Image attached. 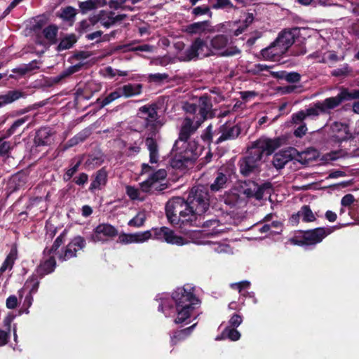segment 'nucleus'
Instances as JSON below:
<instances>
[{
    "label": "nucleus",
    "instance_id": "nucleus-54",
    "mask_svg": "<svg viewBox=\"0 0 359 359\" xmlns=\"http://www.w3.org/2000/svg\"><path fill=\"white\" fill-rule=\"evenodd\" d=\"M156 184L149 177L147 180L140 184L141 189L145 193L151 192L152 189H156Z\"/></svg>",
    "mask_w": 359,
    "mask_h": 359
},
{
    "label": "nucleus",
    "instance_id": "nucleus-55",
    "mask_svg": "<svg viewBox=\"0 0 359 359\" xmlns=\"http://www.w3.org/2000/svg\"><path fill=\"white\" fill-rule=\"evenodd\" d=\"M76 14L75 8L72 6H67L62 10L61 17L67 20H72Z\"/></svg>",
    "mask_w": 359,
    "mask_h": 359
},
{
    "label": "nucleus",
    "instance_id": "nucleus-48",
    "mask_svg": "<svg viewBox=\"0 0 359 359\" xmlns=\"http://www.w3.org/2000/svg\"><path fill=\"white\" fill-rule=\"evenodd\" d=\"M222 335L226 337L231 341H237L241 337V333L236 327H227L222 332Z\"/></svg>",
    "mask_w": 359,
    "mask_h": 359
},
{
    "label": "nucleus",
    "instance_id": "nucleus-8",
    "mask_svg": "<svg viewBox=\"0 0 359 359\" xmlns=\"http://www.w3.org/2000/svg\"><path fill=\"white\" fill-rule=\"evenodd\" d=\"M86 245L84 237L76 236L65 246L62 248L60 252L57 254V259L62 262L76 258L80 254V251H84Z\"/></svg>",
    "mask_w": 359,
    "mask_h": 359
},
{
    "label": "nucleus",
    "instance_id": "nucleus-50",
    "mask_svg": "<svg viewBox=\"0 0 359 359\" xmlns=\"http://www.w3.org/2000/svg\"><path fill=\"white\" fill-rule=\"evenodd\" d=\"M81 164V161H78L74 165H73L70 168L67 169L65 173L63 175V180L65 182L69 181L74 174L79 170V168Z\"/></svg>",
    "mask_w": 359,
    "mask_h": 359
},
{
    "label": "nucleus",
    "instance_id": "nucleus-47",
    "mask_svg": "<svg viewBox=\"0 0 359 359\" xmlns=\"http://www.w3.org/2000/svg\"><path fill=\"white\" fill-rule=\"evenodd\" d=\"M99 0H87L79 3V8L83 13L94 10L99 4Z\"/></svg>",
    "mask_w": 359,
    "mask_h": 359
},
{
    "label": "nucleus",
    "instance_id": "nucleus-64",
    "mask_svg": "<svg viewBox=\"0 0 359 359\" xmlns=\"http://www.w3.org/2000/svg\"><path fill=\"white\" fill-rule=\"evenodd\" d=\"M271 187L270 183H264L262 186L257 187L256 191L255 192L253 196L257 199L261 200L263 198L264 190L266 188H269Z\"/></svg>",
    "mask_w": 359,
    "mask_h": 359
},
{
    "label": "nucleus",
    "instance_id": "nucleus-44",
    "mask_svg": "<svg viewBox=\"0 0 359 359\" xmlns=\"http://www.w3.org/2000/svg\"><path fill=\"white\" fill-rule=\"evenodd\" d=\"M111 13L110 11H100L98 13V20L106 28L110 27L114 25V21L111 20Z\"/></svg>",
    "mask_w": 359,
    "mask_h": 359
},
{
    "label": "nucleus",
    "instance_id": "nucleus-6",
    "mask_svg": "<svg viewBox=\"0 0 359 359\" xmlns=\"http://www.w3.org/2000/svg\"><path fill=\"white\" fill-rule=\"evenodd\" d=\"M355 98H359V90L349 91L346 88H341L337 96L330 97L323 102H318V107L320 109V113L327 114L330 110L339 107L342 102Z\"/></svg>",
    "mask_w": 359,
    "mask_h": 359
},
{
    "label": "nucleus",
    "instance_id": "nucleus-16",
    "mask_svg": "<svg viewBox=\"0 0 359 359\" xmlns=\"http://www.w3.org/2000/svg\"><path fill=\"white\" fill-rule=\"evenodd\" d=\"M158 106L156 103L151 104H146L139 108V111L142 114L147 115L146 117L140 116L144 120V126L154 127V125H160L162 123L159 120V116L158 114Z\"/></svg>",
    "mask_w": 359,
    "mask_h": 359
},
{
    "label": "nucleus",
    "instance_id": "nucleus-21",
    "mask_svg": "<svg viewBox=\"0 0 359 359\" xmlns=\"http://www.w3.org/2000/svg\"><path fill=\"white\" fill-rule=\"evenodd\" d=\"M44 256L48 257L44 260H41L39 265L35 270V274L39 276V279H41L45 276L53 273L57 266L55 258L53 255Z\"/></svg>",
    "mask_w": 359,
    "mask_h": 359
},
{
    "label": "nucleus",
    "instance_id": "nucleus-43",
    "mask_svg": "<svg viewBox=\"0 0 359 359\" xmlns=\"http://www.w3.org/2000/svg\"><path fill=\"white\" fill-rule=\"evenodd\" d=\"M77 41L75 34H69L63 38L57 47V51H62L71 48L73 45Z\"/></svg>",
    "mask_w": 359,
    "mask_h": 359
},
{
    "label": "nucleus",
    "instance_id": "nucleus-28",
    "mask_svg": "<svg viewBox=\"0 0 359 359\" xmlns=\"http://www.w3.org/2000/svg\"><path fill=\"white\" fill-rule=\"evenodd\" d=\"M67 235V230L64 229L62 232L55 238L50 248L46 247L43 251V255H50L55 254L57 256L59 248L65 243V238Z\"/></svg>",
    "mask_w": 359,
    "mask_h": 359
},
{
    "label": "nucleus",
    "instance_id": "nucleus-62",
    "mask_svg": "<svg viewBox=\"0 0 359 359\" xmlns=\"http://www.w3.org/2000/svg\"><path fill=\"white\" fill-rule=\"evenodd\" d=\"M85 63L83 62H79L78 64H76L74 65L69 67L67 69H65L66 74H67L68 77L71 75H72L74 73H76L82 69V68L84 67Z\"/></svg>",
    "mask_w": 359,
    "mask_h": 359
},
{
    "label": "nucleus",
    "instance_id": "nucleus-14",
    "mask_svg": "<svg viewBox=\"0 0 359 359\" xmlns=\"http://www.w3.org/2000/svg\"><path fill=\"white\" fill-rule=\"evenodd\" d=\"M299 29L294 27L290 29H284L279 34L277 39L273 41V44L280 49V52L285 53L288 48L299 38Z\"/></svg>",
    "mask_w": 359,
    "mask_h": 359
},
{
    "label": "nucleus",
    "instance_id": "nucleus-37",
    "mask_svg": "<svg viewBox=\"0 0 359 359\" xmlns=\"http://www.w3.org/2000/svg\"><path fill=\"white\" fill-rule=\"evenodd\" d=\"M121 97V93L118 88H116L115 90L110 93L107 96L104 98L99 97L96 100V103L100 104V108L102 109L105 106L108 105L113 101Z\"/></svg>",
    "mask_w": 359,
    "mask_h": 359
},
{
    "label": "nucleus",
    "instance_id": "nucleus-41",
    "mask_svg": "<svg viewBox=\"0 0 359 359\" xmlns=\"http://www.w3.org/2000/svg\"><path fill=\"white\" fill-rule=\"evenodd\" d=\"M39 278L36 274H32L29 276L25 283V287L29 289V294L34 295L38 292L40 281L38 279Z\"/></svg>",
    "mask_w": 359,
    "mask_h": 359
},
{
    "label": "nucleus",
    "instance_id": "nucleus-39",
    "mask_svg": "<svg viewBox=\"0 0 359 359\" xmlns=\"http://www.w3.org/2000/svg\"><path fill=\"white\" fill-rule=\"evenodd\" d=\"M211 8V6L203 4L193 8L191 13L195 18L202 15H207L209 18H212L213 13L212 12Z\"/></svg>",
    "mask_w": 359,
    "mask_h": 359
},
{
    "label": "nucleus",
    "instance_id": "nucleus-49",
    "mask_svg": "<svg viewBox=\"0 0 359 359\" xmlns=\"http://www.w3.org/2000/svg\"><path fill=\"white\" fill-rule=\"evenodd\" d=\"M104 162V158L102 155H94L90 154L86 161L87 166L95 167L100 165Z\"/></svg>",
    "mask_w": 359,
    "mask_h": 359
},
{
    "label": "nucleus",
    "instance_id": "nucleus-60",
    "mask_svg": "<svg viewBox=\"0 0 359 359\" xmlns=\"http://www.w3.org/2000/svg\"><path fill=\"white\" fill-rule=\"evenodd\" d=\"M250 286V283L248 280H243L231 285L232 289L237 290L240 293H241L243 290L248 289Z\"/></svg>",
    "mask_w": 359,
    "mask_h": 359
},
{
    "label": "nucleus",
    "instance_id": "nucleus-52",
    "mask_svg": "<svg viewBox=\"0 0 359 359\" xmlns=\"http://www.w3.org/2000/svg\"><path fill=\"white\" fill-rule=\"evenodd\" d=\"M33 296L31 295V294H26L25 297V299L23 301V303L22 304V306L20 309V313H27L28 314L29 313V307L32 306V303H33Z\"/></svg>",
    "mask_w": 359,
    "mask_h": 359
},
{
    "label": "nucleus",
    "instance_id": "nucleus-32",
    "mask_svg": "<svg viewBox=\"0 0 359 359\" xmlns=\"http://www.w3.org/2000/svg\"><path fill=\"white\" fill-rule=\"evenodd\" d=\"M145 144L149 151V162L156 163L158 161V145L154 137H147L145 139Z\"/></svg>",
    "mask_w": 359,
    "mask_h": 359
},
{
    "label": "nucleus",
    "instance_id": "nucleus-31",
    "mask_svg": "<svg viewBox=\"0 0 359 359\" xmlns=\"http://www.w3.org/2000/svg\"><path fill=\"white\" fill-rule=\"evenodd\" d=\"M191 224V229L194 227L210 228L211 226H217L218 220L216 219H206V216L203 215H194Z\"/></svg>",
    "mask_w": 359,
    "mask_h": 359
},
{
    "label": "nucleus",
    "instance_id": "nucleus-17",
    "mask_svg": "<svg viewBox=\"0 0 359 359\" xmlns=\"http://www.w3.org/2000/svg\"><path fill=\"white\" fill-rule=\"evenodd\" d=\"M55 134V131L50 127H41L35 133L34 146L40 147L51 145L54 142Z\"/></svg>",
    "mask_w": 359,
    "mask_h": 359
},
{
    "label": "nucleus",
    "instance_id": "nucleus-35",
    "mask_svg": "<svg viewBox=\"0 0 359 359\" xmlns=\"http://www.w3.org/2000/svg\"><path fill=\"white\" fill-rule=\"evenodd\" d=\"M331 76L337 78L344 79L348 76H353V69L347 63H344L339 67L333 69L330 72Z\"/></svg>",
    "mask_w": 359,
    "mask_h": 359
},
{
    "label": "nucleus",
    "instance_id": "nucleus-4",
    "mask_svg": "<svg viewBox=\"0 0 359 359\" xmlns=\"http://www.w3.org/2000/svg\"><path fill=\"white\" fill-rule=\"evenodd\" d=\"M187 204L190 207V210H193L195 215H203L210 207L209 192L204 186H196L191 189L186 199Z\"/></svg>",
    "mask_w": 359,
    "mask_h": 359
},
{
    "label": "nucleus",
    "instance_id": "nucleus-63",
    "mask_svg": "<svg viewBox=\"0 0 359 359\" xmlns=\"http://www.w3.org/2000/svg\"><path fill=\"white\" fill-rule=\"evenodd\" d=\"M126 194L131 200H137L140 196V191L137 189L132 186L126 187Z\"/></svg>",
    "mask_w": 359,
    "mask_h": 359
},
{
    "label": "nucleus",
    "instance_id": "nucleus-61",
    "mask_svg": "<svg viewBox=\"0 0 359 359\" xmlns=\"http://www.w3.org/2000/svg\"><path fill=\"white\" fill-rule=\"evenodd\" d=\"M242 322V316L237 313H233L229 320V327H238L241 324Z\"/></svg>",
    "mask_w": 359,
    "mask_h": 359
},
{
    "label": "nucleus",
    "instance_id": "nucleus-59",
    "mask_svg": "<svg viewBox=\"0 0 359 359\" xmlns=\"http://www.w3.org/2000/svg\"><path fill=\"white\" fill-rule=\"evenodd\" d=\"M72 181L76 185L83 186L88 181V175L85 172H81L78 176L74 177Z\"/></svg>",
    "mask_w": 359,
    "mask_h": 359
},
{
    "label": "nucleus",
    "instance_id": "nucleus-5",
    "mask_svg": "<svg viewBox=\"0 0 359 359\" xmlns=\"http://www.w3.org/2000/svg\"><path fill=\"white\" fill-rule=\"evenodd\" d=\"M337 226L318 227L313 229L304 231L302 236L292 239V242L297 245H311L320 243L326 236L331 234Z\"/></svg>",
    "mask_w": 359,
    "mask_h": 359
},
{
    "label": "nucleus",
    "instance_id": "nucleus-40",
    "mask_svg": "<svg viewBox=\"0 0 359 359\" xmlns=\"http://www.w3.org/2000/svg\"><path fill=\"white\" fill-rule=\"evenodd\" d=\"M280 54H283V53L273 44V42L269 47L262 49L261 51L263 58L268 60H273Z\"/></svg>",
    "mask_w": 359,
    "mask_h": 359
},
{
    "label": "nucleus",
    "instance_id": "nucleus-11",
    "mask_svg": "<svg viewBox=\"0 0 359 359\" xmlns=\"http://www.w3.org/2000/svg\"><path fill=\"white\" fill-rule=\"evenodd\" d=\"M118 234V229L109 223H101L93 229L89 240L95 243H107Z\"/></svg>",
    "mask_w": 359,
    "mask_h": 359
},
{
    "label": "nucleus",
    "instance_id": "nucleus-15",
    "mask_svg": "<svg viewBox=\"0 0 359 359\" xmlns=\"http://www.w3.org/2000/svg\"><path fill=\"white\" fill-rule=\"evenodd\" d=\"M332 135L330 137L332 142L340 144L349 140H353L354 136L350 132L349 126L341 122L334 121L330 126Z\"/></svg>",
    "mask_w": 359,
    "mask_h": 359
},
{
    "label": "nucleus",
    "instance_id": "nucleus-1",
    "mask_svg": "<svg viewBox=\"0 0 359 359\" xmlns=\"http://www.w3.org/2000/svg\"><path fill=\"white\" fill-rule=\"evenodd\" d=\"M174 302L170 304L168 300H162L158 307L159 311L165 316H175V324H188L194 311L199 306L200 300L194 292V288L186 289L184 287H177L171 295Z\"/></svg>",
    "mask_w": 359,
    "mask_h": 359
},
{
    "label": "nucleus",
    "instance_id": "nucleus-33",
    "mask_svg": "<svg viewBox=\"0 0 359 359\" xmlns=\"http://www.w3.org/2000/svg\"><path fill=\"white\" fill-rule=\"evenodd\" d=\"M27 177L22 172H18L11 177L9 180V187L13 191H17L23 187L27 183Z\"/></svg>",
    "mask_w": 359,
    "mask_h": 359
},
{
    "label": "nucleus",
    "instance_id": "nucleus-9",
    "mask_svg": "<svg viewBox=\"0 0 359 359\" xmlns=\"http://www.w3.org/2000/svg\"><path fill=\"white\" fill-rule=\"evenodd\" d=\"M231 42V37L223 34L214 36L210 41V49L218 52V55L224 57L233 56L241 53L236 46L227 48Z\"/></svg>",
    "mask_w": 359,
    "mask_h": 359
},
{
    "label": "nucleus",
    "instance_id": "nucleus-19",
    "mask_svg": "<svg viewBox=\"0 0 359 359\" xmlns=\"http://www.w3.org/2000/svg\"><path fill=\"white\" fill-rule=\"evenodd\" d=\"M196 130V127L193 125V121L189 118H186L183 123L178 139L175 141L172 150L178 149V145L180 142L188 141L191 135L194 133Z\"/></svg>",
    "mask_w": 359,
    "mask_h": 359
},
{
    "label": "nucleus",
    "instance_id": "nucleus-45",
    "mask_svg": "<svg viewBox=\"0 0 359 359\" xmlns=\"http://www.w3.org/2000/svg\"><path fill=\"white\" fill-rule=\"evenodd\" d=\"M300 215L302 217V220L304 222H314L316 218L314 216L311 209L307 205H304L299 210Z\"/></svg>",
    "mask_w": 359,
    "mask_h": 359
},
{
    "label": "nucleus",
    "instance_id": "nucleus-30",
    "mask_svg": "<svg viewBox=\"0 0 359 359\" xmlns=\"http://www.w3.org/2000/svg\"><path fill=\"white\" fill-rule=\"evenodd\" d=\"M270 74L275 79H284L288 83H298L301 80V74L296 72L286 71L271 72Z\"/></svg>",
    "mask_w": 359,
    "mask_h": 359
},
{
    "label": "nucleus",
    "instance_id": "nucleus-7",
    "mask_svg": "<svg viewBox=\"0 0 359 359\" xmlns=\"http://www.w3.org/2000/svg\"><path fill=\"white\" fill-rule=\"evenodd\" d=\"M212 50L208 47L207 41L201 37H197L193 40L190 46L184 52V56H182L180 60L189 62L196 60L199 56L203 57L213 55Z\"/></svg>",
    "mask_w": 359,
    "mask_h": 359
},
{
    "label": "nucleus",
    "instance_id": "nucleus-38",
    "mask_svg": "<svg viewBox=\"0 0 359 359\" xmlns=\"http://www.w3.org/2000/svg\"><path fill=\"white\" fill-rule=\"evenodd\" d=\"M286 52L293 56L303 55L306 53V48L304 42L299 41L298 38Z\"/></svg>",
    "mask_w": 359,
    "mask_h": 359
},
{
    "label": "nucleus",
    "instance_id": "nucleus-2",
    "mask_svg": "<svg viewBox=\"0 0 359 359\" xmlns=\"http://www.w3.org/2000/svg\"><path fill=\"white\" fill-rule=\"evenodd\" d=\"M189 208L186 199L180 196L172 198L165 204V215L168 222L184 234L196 231L191 229L194 214Z\"/></svg>",
    "mask_w": 359,
    "mask_h": 359
},
{
    "label": "nucleus",
    "instance_id": "nucleus-58",
    "mask_svg": "<svg viewBox=\"0 0 359 359\" xmlns=\"http://www.w3.org/2000/svg\"><path fill=\"white\" fill-rule=\"evenodd\" d=\"M168 79V74L163 73H156V74H151L149 76V79L150 81L156 82V83H161L164 80H166Z\"/></svg>",
    "mask_w": 359,
    "mask_h": 359
},
{
    "label": "nucleus",
    "instance_id": "nucleus-10",
    "mask_svg": "<svg viewBox=\"0 0 359 359\" xmlns=\"http://www.w3.org/2000/svg\"><path fill=\"white\" fill-rule=\"evenodd\" d=\"M262 161L260 153L251 147L248 155L241 158L238 161L241 174L244 177H248L252 173L259 172V163Z\"/></svg>",
    "mask_w": 359,
    "mask_h": 359
},
{
    "label": "nucleus",
    "instance_id": "nucleus-36",
    "mask_svg": "<svg viewBox=\"0 0 359 359\" xmlns=\"http://www.w3.org/2000/svg\"><path fill=\"white\" fill-rule=\"evenodd\" d=\"M28 120L29 116H26L15 121L7 130L2 133L1 136L0 137V142L3 140L8 138L12 135H13L16 132L17 129L22 126L25 123H26Z\"/></svg>",
    "mask_w": 359,
    "mask_h": 359
},
{
    "label": "nucleus",
    "instance_id": "nucleus-18",
    "mask_svg": "<svg viewBox=\"0 0 359 359\" xmlns=\"http://www.w3.org/2000/svg\"><path fill=\"white\" fill-rule=\"evenodd\" d=\"M197 105L201 121H204L208 118H213L212 99L210 95L204 94L201 96Z\"/></svg>",
    "mask_w": 359,
    "mask_h": 359
},
{
    "label": "nucleus",
    "instance_id": "nucleus-3",
    "mask_svg": "<svg viewBox=\"0 0 359 359\" xmlns=\"http://www.w3.org/2000/svg\"><path fill=\"white\" fill-rule=\"evenodd\" d=\"M242 128L238 124H233L228 121L219 126V127L212 131V125L208 126L201 135L204 142L210 144H219L223 142L236 140L241 134Z\"/></svg>",
    "mask_w": 359,
    "mask_h": 359
},
{
    "label": "nucleus",
    "instance_id": "nucleus-26",
    "mask_svg": "<svg viewBox=\"0 0 359 359\" xmlns=\"http://www.w3.org/2000/svg\"><path fill=\"white\" fill-rule=\"evenodd\" d=\"M176 154L172 156L170 161V165L174 169L185 170L188 168L189 164H192L190 160H187L186 156L183 154L180 151L177 149L175 150Z\"/></svg>",
    "mask_w": 359,
    "mask_h": 359
},
{
    "label": "nucleus",
    "instance_id": "nucleus-23",
    "mask_svg": "<svg viewBox=\"0 0 359 359\" xmlns=\"http://www.w3.org/2000/svg\"><path fill=\"white\" fill-rule=\"evenodd\" d=\"M182 143V146H178V150L183 153L184 156H186L185 158H187V160H190L194 163L197 159L198 156V143L194 140L186 141Z\"/></svg>",
    "mask_w": 359,
    "mask_h": 359
},
{
    "label": "nucleus",
    "instance_id": "nucleus-53",
    "mask_svg": "<svg viewBox=\"0 0 359 359\" xmlns=\"http://www.w3.org/2000/svg\"><path fill=\"white\" fill-rule=\"evenodd\" d=\"M1 96L3 97V102H4V104H7L18 100L20 96V93L18 91H10L6 95Z\"/></svg>",
    "mask_w": 359,
    "mask_h": 359
},
{
    "label": "nucleus",
    "instance_id": "nucleus-25",
    "mask_svg": "<svg viewBox=\"0 0 359 359\" xmlns=\"http://www.w3.org/2000/svg\"><path fill=\"white\" fill-rule=\"evenodd\" d=\"M293 158L292 154L290 150L280 151L273 157V165L277 170H280Z\"/></svg>",
    "mask_w": 359,
    "mask_h": 359
},
{
    "label": "nucleus",
    "instance_id": "nucleus-22",
    "mask_svg": "<svg viewBox=\"0 0 359 359\" xmlns=\"http://www.w3.org/2000/svg\"><path fill=\"white\" fill-rule=\"evenodd\" d=\"M151 237L152 233L150 230L135 233H122L119 236V240L120 243L128 244L132 243H142L151 238Z\"/></svg>",
    "mask_w": 359,
    "mask_h": 359
},
{
    "label": "nucleus",
    "instance_id": "nucleus-12",
    "mask_svg": "<svg viewBox=\"0 0 359 359\" xmlns=\"http://www.w3.org/2000/svg\"><path fill=\"white\" fill-rule=\"evenodd\" d=\"M151 231L152 233L151 238L168 244L181 246L187 243L184 238L177 235L173 230L166 226L152 228Z\"/></svg>",
    "mask_w": 359,
    "mask_h": 359
},
{
    "label": "nucleus",
    "instance_id": "nucleus-51",
    "mask_svg": "<svg viewBox=\"0 0 359 359\" xmlns=\"http://www.w3.org/2000/svg\"><path fill=\"white\" fill-rule=\"evenodd\" d=\"M145 219L144 214L139 212L128 222V224L130 226L140 227L143 226Z\"/></svg>",
    "mask_w": 359,
    "mask_h": 359
},
{
    "label": "nucleus",
    "instance_id": "nucleus-56",
    "mask_svg": "<svg viewBox=\"0 0 359 359\" xmlns=\"http://www.w3.org/2000/svg\"><path fill=\"white\" fill-rule=\"evenodd\" d=\"M13 149L11 142L4 141L0 144V156H8L11 150Z\"/></svg>",
    "mask_w": 359,
    "mask_h": 359
},
{
    "label": "nucleus",
    "instance_id": "nucleus-46",
    "mask_svg": "<svg viewBox=\"0 0 359 359\" xmlns=\"http://www.w3.org/2000/svg\"><path fill=\"white\" fill-rule=\"evenodd\" d=\"M216 1L211 5L212 9H233L236 10L237 8L234 6L231 0H215Z\"/></svg>",
    "mask_w": 359,
    "mask_h": 359
},
{
    "label": "nucleus",
    "instance_id": "nucleus-13",
    "mask_svg": "<svg viewBox=\"0 0 359 359\" xmlns=\"http://www.w3.org/2000/svg\"><path fill=\"white\" fill-rule=\"evenodd\" d=\"M282 142L283 139L280 137L260 138L252 143V147L256 152L260 153V157L262 158L264 153L266 156L271 155L276 149L281 146Z\"/></svg>",
    "mask_w": 359,
    "mask_h": 359
},
{
    "label": "nucleus",
    "instance_id": "nucleus-27",
    "mask_svg": "<svg viewBox=\"0 0 359 359\" xmlns=\"http://www.w3.org/2000/svg\"><path fill=\"white\" fill-rule=\"evenodd\" d=\"M143 86L141 83H128L118 87L121 97L128 98L139 95L142 92Z\"/></svg>",
    "mask_w": 359,
    "mask_h": 359
},
{
    "label": "nucleus",
    "instance_id": "nucleus-29",
    "mask_svg": "<svg viewBox=\"0 0 359 359\" xmlns=\"http://www.w3.org/2000/svg\"><path fill=\"white\" fill-rule=\"evenodd\" d=\"M197 323L182 330H177L173 332L171 336L170 343L172 346L176 345L178 342L186 339L191 335Z\"/></svg>",
    "mask_w": 359,
    "mask_h": 359
},
{
    "label": "nucleus",
    "instance_id": "nucleus-34",
    "mask_svg": "<svg viewBox=\"0 0 359 359\" xmlns=\"http://www.w3.org/2000/svg\"><path fill=\"white\" fill-rule=\"evenodd\" d=\"M228 180L229 178L226 175L224 174L222 172L218 171L213 183L210 186V190L213 192H217L225 189Z\"/></svg>",
    "mask_w": 359,
    "mask_h": 359
},
{
    "label": "nucleus",
    "instance_id": "nucleus-20",
    "mask_svg": "<svg viewBox=\"0 0 359 359\" xmlns=\"http://www.w3.org/2000/svg\"><path fill=\"white\" fill-rule=\"evenodd\" d=\"M108 181V172L105 168L98 170L92 175V182L88 188L90 193H95L96 190H101L104 187Z\"/></svg>",
    "mask_w": 359,
    "mask_h": 359
},
{
    "label": "nucleus",
    "instance_id": "nucleus-24",
    "mask_svg": "<svg viewBox=\"0 0 359 359\" xmlns=\"http://www.w3.org/2000/svg\"><path fill=\"white\" fill-rule=\"evenodd\" d=\"M211 22L210 20H203L193 22L187 25L184 31L190 35L201 34L207 32H211Z\"/></svg>",
    "mask_w": 359,
    "mask_h": 359
},
{
    "label": "nucleus",
    "instance_id": "nucleus-42",
    "mask_svg": "<svg viewBox=\"0 0 359 359\" xmlns=\"http://www.w3.org/2000/svg\"><path fill=\"white\" fill-rule=\"evenodd\" d=\"M58 28L55 25H50L43 30L44 37L51 43L55 44L57 42Z\"/></svg>",
    "mask_w": 359,
    "mask_h": 359
},
{
    "label": "nucleus",
    "instance_id": "nucleus-57",
    "mask_svg": "<svg viewBox=\"0 0 359 359\" xmlns=\"http://www.w3.org/2000/svg\"><path fill=\"white\" fill-rule=\"evenodd\" d=\"M291 153L292 155L296 153L297 156L294 157L295 160H297L298 162L301 163L302 164L306 165L309 163V159H307L306 158V153L302 152L299 153L297 151V149L294 148L290 149Z\"/></svg>",
    "mask_w": 359,
    "mask_h": 359
}]
</instances>
